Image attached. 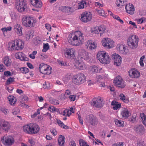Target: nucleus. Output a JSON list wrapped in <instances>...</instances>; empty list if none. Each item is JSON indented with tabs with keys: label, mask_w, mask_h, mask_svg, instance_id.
I'll return each instance as SVG.
<instances>
[{
	"label": "nucleus",
	"mask_w": 146,
	"mask_h": 146,
	"mask_svg": "<svg viewBox=\"0 0 146 146\" xmlns=\"http://www.w3.org/2000/svg\"><path fill=\"white\" fill-rule=\"evenodd\" d=\"M50 102L52 104L56 105H58L59 104V102L58 100L54 99H53L50 100Z\"/></svg>",
	"instance_id": "bf43d9fd"
},
{
	"label": "nucleus",
	"mask_w": 146,
	"mask_h": 146,
	"mask_svg": "<svg viewBox=\"0 0 146 146\" xmlns=\"http://www.w3.org/2000/svg\"><path fill=\"white\" fill-rule=\"evenodd\" d=\"M113 18L120 22L121 24L123 23V21L120 19V18L117 15H115V16H113Z\"/></svg>",
	"instance_id": "4d7b16f0"
},
{
	"label": "nucleus",
	"mask_w": 146,
	"mask_h": 146,
	"mask_svg": "<svg viewBox=\"0 0 146 146\" xmlns=\"http://www.w3.org/2000/svg\"><path fill=\"white\" fill-rule=\"evenodd\" d=\"M20 70L21 72L23 74H26L29 72V69L26 67H23L20 68Z\"/></svg>",
	"instance_id": "79ce46f5"
},
{
	"label": "nucleus",
	"mask_w": 146,
	"mask_h": 146,
	"mask_svg": "<svg viewBox=\"0 0 146 146\" xmlns=\"http://www.w3.org/2000/svg\"><path fill=\"white\" fill-rule=\"evenodd\" d=\"M112 56L114 65L118 66L121 64V58L120 56L117 54H115L112 55Z\"/></svg>",
	"instance_id": "a211bd4d"
},
{
	"label": "nucleus",
	"mask_w": 146,
	"mask_h": 146,
	"mask_svg": "<svg viewBox=\"0 0 146 146\" xmlns=\"http://www.w3.org/2000/svg\"><path fill=\"white\" fill-rule=\"evenodd\" d=\"M75 66L78 69L83 70L85 68V65L84 62L82 60H77L76 62Z\"/></svg>",
	"instance_id": "b1692460"
},
{
	"label": "nucleus",
	"mask_w": 146,
	"mask_h": 146,
	"mask_svg": "<svg viewBox=\"0 0 146 146\" xmlns=\"http://www.w3.org/2000/svg\"><path fill=\"white\" fill-rule=\"evenodd\" d=\"M71 113L69 112V110L68 109H66L63 112L62 114L65 116H69L71 115Z\"/></svg>",
	"instance_id": "c03bdc74"
},
{
	"label": "nucleus",
	"mask_w": 146,
	"mask_h": 146,
	"mask_svg": "<svg viewBox=\"0 0 146 146\" xmlns=\"http://www.w3.org/2000/svg\"><path fill=\"white\" fill-rule=\"evenodd\" d=\"M123 143L122 142H119L115 143L113 145V146H123Z\"/></svg>",
	"instance_id": "69168bd1"
},
{
	"label": "nucleus",
	"mask_w": 146,
	"mask_h": 146,
	"mask_svg": "<svg viewBox=\"0 0 146 146\" xmlns=\"http://www.w3.org/2000/svg\"><path fill=\"white\" fill-rule=\"evenodd\" d=\"M113 82L116 86L121 88H124L125 86L122 78L119 76H117L115 78Z\"/></svg>",
	"instance_id": "f8f14e48"
},
{
	"label": "nucleus",
	"mask_w": 146,
	"mask_h": 146,
	"mask_svg": "<svg viewBox=\"0 0 146 146\" xmlns=\"http://www.w3.org/2000/svg\"><path fill=\"white\" fill-rule=\"evenodd\" d=\"M50 132L53 135H56L57 134V132L54 128H50Z\"/></svg>",
	"instance_id": "6e6d98bb"
},
{
	"label": "nucleus",
	"mask_w": 146,
	"mask_h": 146,
	"mask_svg": "<svg viewBox=\"0 0 146 146\" xmlns=\"http://www.w3.org/2000/svg\"><path fill=\"white\" fill-rule=\"evenodd\" d=\"M117 48L119 52L122 54H125L128 52V50L126 48L125 46L123 44H118Z\"/></svg>",
	"instance_id": "412c9836"
},
{
	"label": "nucleus",
	"mask_w": 146,
	"mask_h": 146,
	"mask_svg": "<svg viewBox=\"0 0 146 146\" xmlns=\"http://www.w3.org/2000/svg\"><path fill=\"white\" fill-rule=\"evenodd\" d=\"M58 63L60 66H68V64H67L66 62L63 61L59 60L58 62Z\"/></svg>",
	"instance_id": "3c124183"
},
{
	"label": "nucleus",
	"mask_w": 146,
	"mask_h": 146,
	"mask_svg": "<svg viewBox=\"0 0 146 146\" xmlns=\"http://www.w3.org/2000/svg\"><path fill=\"white\" fill-rule=\"evenodd\" d=\"M85 75L82 73H78L74 76L72 79L73 83L76 85H80L86 81Z\"/></svg>",
	"instance_id": "423d86ee"
},
{
	"label": "nucleus",
	"mask_w": 146,
	"mask_h": 146,
	"mask_svg": "<svg viewBox=\"0 0 146 146\" xmlns=\"http://www.w3.org/2000/svg\"><path fill=\"white\" fill-rule=\"evenodd\" d=\"M49 47L48 43L44 44L43 45V48L42 51L44 52H46L49 48Z\"/></svg>",
	"instance_id": "a18cd8bd"
},
{
	"label": "nucleus",
	"mask_w": 146,
	"mask_h": 146,
	"mask_svg": "<svg viewBox=\"0 0 146 146\" xmlns=\"http://www.w3.org/2000/svg\"><path fill=\"white\" fill-rule=\"evenodd\" d=\"M145 57L144 55H143L141 57L140 60H139V63L140 64V65L141 66H144V64L143 63V61L145 60Z\"/></svg>",
	"instance_id": "de8ad7c7"
},
{
	"label": "nucleus",
	"mask_w": 146,
	"mask_h": 146,
	"mask_svg": "<svg viewBox=\"0 0 146 146\" xmlns=\"http://www.w3.org/2000/svg\"><path fill=\"white\" fill-rule=\"evenodd\" d=\"M139 41L138 37L135 35H133L129 36L127 39V44L130 48L135 49L138 47Z\"/></svg>",
	"instance_id": "7ed1b4c3"
},
{
	"label": "nucleus",
	"mask_w": 146,
	"mask_h": 146,
	"mask_svg": "<svg viewBox=\"0 0 146 146\" xmlns=\"http://www.w3.org/2000/svg\"><path fill=\"white\" fill-rule=\"evenodd\" d=\"M14 29L15 31L19 36L22 35V27L19 24H16L14 26Z\"/></svg>",
	"instance_id": "c756f323"
},
{
	"label": "nucleus",
	"mask_w": 146,
	"mask_h": 146,
	"mask_svg": "<svg viewBox=\"0 0 146 146\" xmlns=\"http://www.w3.org/2000/svg\"><path fill=\"white\" fill-rule=\"evenodd\" d=\"M98 29L100 32V36L103 33H106L107 31L106 27V26L104 25H102L98 27Z\"/></svg>",
	"instance_id": "7c9ffc66"
},
{
	"label": "nucleus",
	"mask_w": 146,
	"mask_h": 146,
	"mask_svg": "<svg viewBox=\"0 0 146 146\" xmlns=\"http://www.w3.org/2000/svg\"><path fill=\"white\" fill-rule=\"evenodd\" d=\"M84 4H86L85 1H82L80 2L79 4L78 8L79 9H82L84 7Z\"/></svg>",
	"instance_id": "864d4df0"
},
{
	"label": "nucleus",
	"mask_w": 146,
	"mask_h": 146,
	"mask_svg": "<svg viewBox=\"0 0 146 146\" xmlns=\"http://www.w3.org/2000/svg\"><path fill=\"white\" fill-rule=\"evenodd\" d=\"M30 2L35 7L40 8L42 7V3L40 0H30Z\"/></svg>",
	"instance_id": "cd10ccee"
},
{
	"label": "nucleus",
	"mask_w": 146,
	"mask_h": 146,
	"mask_svg": "<svg viewBox=\"0 0 146 146\" xmlns=\"http://www.w3.org/2000/svg\"><path fill=\"white\" fill-rule=\"evenodd\" d=\"M136 116L137 115H132L131 118L129 119V121L133 123L135 122L136 121Z\"/></svg>",
	"instance_id": "603ef678"
},
{
	"label": "nucleus",
	"mask_w": 146,
	"mask_h": 146,
	"mask_svg": "<svg viewBox=\"0 0 146 146\" xmlns=\"http://www.w3.org/2000/svg\"><path fill=\"white\" fill-rule=\"evenodd\" d=\"M39 71L44 74H50L51 73L52 68L48 65L43 63L40 64L39 67Z\"/></svg>",
	"instance_id": "6e6552de"
},
{
	"label": "nucleus",
	"mask_w": 146,
	"mask_h": 146,
	"mask_svg": "<svg viewBox=\"0 0 146 146\" xmlns=\"http://www.w3.org/2000/svg\"><path fill=\"white\" fill-rule=\"evenodd\" d=\"M78 54L81 58L86 60H88L90 58L88 53L84 50H79Z\"/></svg>",
	"instance_id": "6ab92c4d"
},
{
	"label": "nucleus",
	"mask_w": 146,
	"mask_h": 146,
	"mask_svg": "<svg viewBox=\"0 0 146 146\" xmlns=\"http://www.w3.org/2000/svg\"><path fill=\"white\" fill-rule=\"evenodd\" d=\"M125 9L126 12L130 15H133L135 9L133 5L130 3L126 5Z\"/></svg>",
	"instance_id": "aec40b11"
},
{
	"label": "nucleus",
	"mask_w": 146,
	"mask_h": 146,
	"mask_svg": "<svg viewBox=\"0 0 146 146\" xmlns=\"http://www.w3.org/2000/svg\"><path fill=\"white\" fill-rule=\"evenodd\" d=\"M83 34L79 31H76L74 33L69 35L68 40L69 43L74 46L81 45L84 42Z\"/></svg>",
	"instance_id": "f257e3e1"
},
{
	"label": "nucleus",
	"mask_w": 146,
	"mask_h": 146,
	"mask_svg": "<svg viewBox=\"0 0 146 146\" xmlns=\"http://www.w3.org/2000/svg\"><path fill=\"white\" fill-rule=\"evenodd\" d=\"M86 46L88 49L91 50L95 49L96 47V44L91 40H89L87 42Z\"/></svg>",
	"instance_id": "5701e85b"
},
{
	"label": "nucleus",
	"mask_w": 146,
	"mask_h": 146,
	"mask_svg": "<svg viewBox=\"0 0 146 146\" xmlns=\"http://www.w3.org/2000/svg\"><path fill=\"white\" fill-rule=\"evenodd\" d=\"M14 78L10 77L6 81V84L7 85H9L12 83L14 81Z\"/></svg>",
	"instance_id": "8fccbe9b"
},
{
	"label": "nucleus",
	"mask_w": 146,
	"mask_h": 146,
	"mask_svg": "<svg viewBox=\"0 0 146 146\" xmlns=\"http://www.w3.org/2000/svg\"><path fill=\"white\" fill-rule=\"evenodd\" d=\"M86 121L93 126H95L98 124V120L96 116L91 114L87 115L86 117Z\"/></svg>",
	"instance_id": "9d476101"
},
{
	"label": "nucleus",
	"mask_w": 146,
	"mask_h": 146,
	"mask_svg": "<svg viewBox=\"0 0 146 146\" xmlns=\"http://www.w3.org/2000/svg\"><path fill=\"white\" fill-rule=\"evenodd\" d=\"M17 50H21L24 47V43L23 41L20 40H17Z\"/></svg>",
	"instance_id": "2f4dec72"
},
{
	"label": "nucleus",
	"mask_w": 146,
	"mask_h": 146,
	"mask_svg": "<svg viewBox=\"0 0 146 146\" xmlns=\"http://www.w3.org/2000/svg\"><path fill=\"white\" fill-rule=\"evenodd\" d=\"M33 36L32 33L31 31H28L27 32L26 37L27 40H28L30 38H32Z\"/></svg>",
	"instance_id": "37998d69"
},
{
	"label": "nucleus",
	"mask_w": 146,
	"mask_h": 146,
	"mask_svg": "<svg viewBox=\"0 0 146 146\" xmlns=\"http://www.w3.org/2000/svg\"><path fill=\"white\" fill-rule=\"evenodd\" d=\"M37 52L36 51H34L32 53L29 55V57L30 58L34 59L35 58V55L37 54Z\"/></svg>",
	"instance_id": "5fc2aeb1"
},
{
	"label": "nucleus",
	"mask_w": 146,
	"mask_h": 146,
	"mask_svg": "<svg viewBox=\"0 0 146 146\" xmlns=\"http://www.w3.org/2000/svg\"><path fill=\"white\" fill-rule=\"evenodd\" d=\"M20 100H21V101L22 103H24L26 102L28 100V97L25 95L21 96L20 97Z\"/></svg>",
	"instance_id": "a19ab883"
},
{
	"label": "nucleus",
	"mask_w": 146,
	"mask_h": 146,
	"mask_svg": "<svg viewBox=\"0 0 146 146\" xmlns=\"http://www.w3.org/2000/svg\"><path fill=\"white\" fill-rule=\"evenodd\" d=\"M24 131L26 133L33 134L38 133L40 130V127L36 124L30 123L23 127Z\"/></svg>",
	"instance_id": "f03ea898"
},
{
	"label": "nucleus",
	"mask_w": 146,
	"mask_h": 146,
	"mask_svg": "<svg viewBox=\"0 0 146 146\" xmlns=\"http://www.w3.org/2000/svg\"><path fill=\"white\" fill-rule=\"evenodd\" d=\"M8 100L9 101V103L11 105H13L16 102V98L13 96H9L8 97Z\"/></svg>",
	"instance_id": "f704fd0d"
},
{
	"label": "nucleus",
	"mask_w": 146,
	"mask_h": 146,
	"mask_svg": "<svg viewBox=\"0 0 146 146\" xmlns=\"http://www.w3.org/2000/svg\"><path fill=\"white\" fill-rule=\"evenodd\" d=\"M140 116L142 119V122L143 124L146 126V116L145 115L144 113H141Z\"/></svg>",
	"instance_id": "4c0bfd02"
},
{
	"label": "nucleus",
	"mask_w": 146,
	"mask_h": 146,
	"mask_svg": "<svg viewBox=\"0 0 146 146\" xmlns=\"http://www.w3.org/2000/svg\"><path fill=\"white\" fill-rule=\"evenodd\" d=\"M4 75L6 76H11V73L8 71L5 72L4 73Z\"/></svg>",
	"instance_id": "e2e57ef3"
},
{
	"label": "nucleus",
	"mask_w": 146,
	"mask_h": 146,
	"mask_svg": "<svg viewBox=\"0 0 146 146\" xmlns=\"http://www.w3.org/2000/svg\"><path fill=\"white\" fill-rule=\"evenodd\" d=\"M11 127V125L9 122L0 119V128L1 129L5 131H8Z\"/></svg>",
	"instance_id": "9b49d317"
},
{
	"label": "nucleus",
	"mask_w": 146,
	"mask_h": 146,
	"mask_svg": "<svg viewBox=\"0 0 146 146\" xmlns=\"http://www.w3.org/2000/svg\"><path fill=\"white\" fill-rule=\"evenodd\" d=\"M17 40H16L14 41H12L11 42L9 43L8 44V49L9 50H17Z\"/></svg>",
	"instance_id": "bb28decb"
},
{
	"label": "nucleus",
	"mask_w": 146,
	"mask_h": 146,
	"mask_svg": "<svg viewBox=\"0 0 146 146\" xmlns=\"http://www.w3.org/2000/svg\"><path fill=\"white\" fill-rule=\"evenodd\" d=\"M133 129L135 132L140 135H143L145 133L144 127L142 125H136Z\"/></svg>",
	"instance_id": "f3484780"
},
{
	"label": "nucleus",
	"mask_w": 146,
	"mask_h": 146,
	"mask_svg": "<svg viewBox=\"0 0 146 146\" xmlns=\"http://www.w3.org/2000/svg\"><path fill=\"white\" fill-rule=\"evenodd\" d=\"M116 4L118 7H121L123 6L126 5V2L124 0H117Z\"/></svg>",
	"instance_id": "c9c22d12"
},
{
	"label": "nucleus",
	"mask_w": 146,
	"mask_h": 146,
	"mask_svg": "<svg viewBox=\"0 0 146 146\" xmlns=\"http://www.w3.org/2000/svg\"><path fill=\"white\" fill-rule=\"evenodd\" d=\"M102 45L107 48H111L114 45V42L109 38L102 40Z\"/></svg>",
	"instance_id": "4468645a"
},
{
	"label": "nucleus",
	"mask_w": 146,
	"mask_h": 146,
	"mask_svg": "<svg viewBox=\"0 0 146 146\" xmlns=\"http://www.w3.org/2000/svg\"><path fill=\"white\" fill-rule=\"evenodd\" d=\"M71 8L68 7L61 6L59 7L58 10L63 13H69L70 12Z\"/></svg>",
	"instance_id": "c85d7f7f"
},
{
	"label": "nucleus",
	"mask_w": 146,
	"mask_h": 146,
	"mask_svg": "<svg viewBox=\"0 0 146 146\" xmlns=\"http://www.w3.org/2000/svg\"><path fill=\"white\" fill-rule=\"evenodd\" d=\"M2 142L5 145L11 146L14 142L13 138L11 136H5L1 139Z\"/></svg>",
	"instance_id": "ddd939ff"
},
{
	"label": "nucleus",
	"mask_w": 146,
	"mask_h": 146,
	"mask_svg": "<svg viewBox=\"0 0 146 146\" xmlns=\"http://www.w3.org/2000/svg\"><path fill=\"white\" fill-rule=\"evenodd\" d=\"M3 61L4 64L7 66H9L11 65V60L8 56H6L4 58Z\"/></svg>",
	"instance_id": "72a5a7b5"
},
{
	"label": "nucleus",
	"mask_w": 146,
	"mask_h": 146,
	"mask_svg": "<svg viewBox=\"0 0 146 146\" xmlns=\"http://www.w3.org/2000/svg\"><path fill=\"white\" fill-rule=\"evenodd\" d=\"M97 57L102 64H107L110 62V58L108 54L104 51H100L98 52L97 55Z\"/></svg>",
	"instance_id": "20e7f679"
},
{
	"label": "nucleus",
	"mask_w": 146,
	"mask_h": 146,
	"mask_svg": "<svg viewBox=\"0 0 146 146\" xmlns=\"http://www.w3.org/2000/svg\"><path fill=\"white\" fill-rule=\"evenodd\" d=\"M80 18L81 21L84 23H86L90 21L92 19V15L90 13L85 12L82 13L81 15Z\"/></svg>",
	"instance_id": "2eb2a0df"
},
{
	"label": "nucleus",
	"mask_w": 146,
	"mask_h": 146,
	"mask_svg": "<svg viewBox=\"0 0 146 146\" xmlns=\"http://www.w3.org/2000/svg\"><path fill=\"white\" fill-rule=\"evenodd\" d=\"M90 69L91 71L95 73L98 72V68L97 66L95 65L91 66Z\"/></svg>",
	"instance_id": "58836bf2"
},
{
	"label": "nucleus",
	"mask_w": 146,
	"mask_h": 146,
	"mask_svg": "<svg viewBox=\"0 0 146 146\" xmlns=\"http://www.w3.org/2000/svg\"><path fill=\"white\" fill-rule=\"evenodd\" d=\"M70 94L71 93L70 91L68 90H66L64 95L65 96L68 97V98L69 96V95H70Z\"/></svg>",
	"instance_id": "338daca9"
},
{
	"label": "nucleus",
	"mask_w": 146,
	"mask_h": 146,
	"mask_svg": "<svg viewBox=\"0 0 146 146\" xmlns=\"http://www.w3.org/2000/svg\"><path fill=\"white\" fill-rule=\"evenodd\" d=\"M15 6L19 12H25L27 11V4L25 0H19L15 3Z\"/></svg>",
	"instance_id": "0eeeda50"
},
{
	"label": "nucleus",
	"mask_w": 146,
	"mask_h": 146,
	"mask_svg": "<svg viewBox=\"0 0 146 146\" xmlns=\"http://www.w3.org/2000/svg\"><path fill=\"white\" fill-rule=\"evenodd\" d=\"M130 113L127 108H124L121 109V115L122 117L126 118L130 116Z\"/></svg>",
	"instance_id": "a878e982"
},
{
	"label": "nucleus",
	"mask_w": 146,
	"mask_h": 146,
	"mask_svg": "<svg viewBox=\"0 0 146 146\" xmlns=\"http://www.w3.org/2000/svg\"><path fill=\"white\" fill-rule=\"evenodd\" d=\"M10 14L12 19L14 20L16 18V14L14 12L11 11Z\"/></svg>",
	"instance_id": "052dcab7"
},
{
	"label": "nucleus",
	"mask_w": 146,
	"mask_h": 146,
	"mask_svg": "<svg viewBox=\"0 0 146 146\" xmlns=\"http://www.w3.org/2000/svg\"><path fill=\"white\" fill-rule=\"evenodd\" d=\"M75 50L72 48H69L66 49L65 56L68 58L74 59L75 57Z\"/></svg>",
	"instance_id": "dca6fc26"
},
{
	"label": "nucleus",
	"mask_w": 146,
	"mask_h": 146,
	"mask_svg": "<svg viewBox=\"0 0 146 146\" xmlns=\"http://www.w3.org/2000/svg\"><path fill=\"white\" fill-rule=\"evenodd\" d=\"M64 143V137L62 135H60L58 139V143L60 146H63Z\"/></svg>",
	"instance_id": "e433bc0d"
},
{
	"label": "nucleus",
	"mask_w": 146,
	"mask_h": 146,
	"mask_svg": "<svg viewBox=\"0 0 146 146\" xmlns=\"http://www.w3.org/2000/svg\"><path fill=\"white\" fill-rule=\"evenodd\" d=\"M1 111L5 115L7 114L9 112L8 110L5 108H2Z\"/></svg>",
	"instance_id": "680f3d73"
},
{
	"label": "nucleus",
	"mask_w": 146,
	"mask_h": 146,
	"mask_svg": "<svg viewBox=\"0 0 146 146\" xmlns=\"http://www.w3.org/2000/svg\"><path fill=\"white\" fill-rule=\"evenodd\" d=\"M15 56L17 58L21 60L28 61L29 60V58L26 57L25 54L21 52L16 53Z\"/></svg>",
	"instance_id": "393cba45"
},
{
	"label": "nucleus",
	"mask_w": 146,
	"mask_h": 146,
	"mask_svg": "<svg viewBox=\"0 0 146 146\" xmlns=\"http://www.w3.org/2000/svg\"><path fill=\"white\" fill-rule=\"evenodd\" d=\"M43 88L50 89L51 88V86L50 83L48 82H45L43 84Z\"/></svg>",
	"instance_id": "49530a36"
},
{
	"label": "nucleus",
	"mask_w": 146,
	"mask_h": 146,
	"mask_svg": "<svg viewBox=\"0 0 146 146\" xmlns=\"http://www.w3.org/2000/svg\"><path fill=\"white\" fill-rule=\"evenodd\" d=\"M104 104L103 99L99 97L97 98L92 99L91 102V105L95 107L99 108L102 107Z\"/></svg>",
	"instance_id": "1a4fd4ad"
},
{
	"label": "nucleus",
	"mask_w": 146,
	"mask_h": 146,
	"mask_svg": "<svg viewBox=\"0 0 146 146\" xmlns=\"http://www.w3.org/2000/svg\"><path fill=\"white\" fill-rule=\"evenodd\" d=\"M129 75L132 78H138L140 76V73L134 69H131L129 71Z\"/></svg>",
	"instance_id": "4be33fe9"
},
{
	"label": "nucleus",
	"mask_w": 146,
	"mask_h": 146,
	"mask_svg": "<svg viewBox=\"0 0 146 146\" xmlns=\"http://www.w3.org/2000/svg\"><path fill=\"white\" fill-rule=\"evenodd\" d=\"M68 98L71 101H74L75 100L76 96L74 95H71Z\"/></svg>",
	"instance_id": "774afa93"
},
{
	"label": "nucleus",
	"mask_w": 146,
	"mask_h": 146,
	"mask_svg": "<svg viewBox=\"0 0 146 146\" xmlns=\"http://www.w3.org/2000/svg\"><path fill=\"white\" fill-rule=\"evenodd\" d=\"M36 22V20L32 17L27 16L22 19L23 24L27 27L31 28L34 27Z\"/></svg>",
	"instance_id": "39448f33"
},
{
	"label": "nucleus",
	"mask_w": 146,
	"mask_h": 146,
	"mask_svg": "<svg viewBox=\"0 0 146 146\" xmlns=\"http://www.w3.org/2000/svg\"><path fill=\"white\" fill-rule=\"evenodd\" d=\"M12 112L13 115H16L19 113L20 110L18 108H16L12 110Z\"/></svg>",
	"instance_id": "09e8293b"
},
{
	"label": "nucleus",
	"mask_w": 146,
	"mask_h": 146,
	"mask_svg": "<svg viewBox=\"0 0 146 146\" xmlns=\"http://www.w3.org/2000/svg\"><path fill=\"white\" fill-rule=\"evenodd\" d=\"M115 122L116 125L118 126H123L124 122L120 120L115 119Z\"/></svg>",
	"instance_id": "ea45409f"
},
{
	"label": "nucleus",
	"mask_w": 146,
	"mask_h": 146,
	"mask_svg": "<svg viewBox=\"0 0 146 146\" xmlns=\"http://www.w3.org/2000/svg\"><path fill=\"white\" fill-rule=\"evenodd\" d=\"M79 144L80 146H89L87 145L86 142L82 140H80L79 141Z\"/></svg>",
	"instance_id": "13d9d810"
},
{
	"label": "nucleus",
	"mask_w": 146,
	"mask_h": 146,
	"mask_svg": "<svg viewBox=\"0 0 146 146\" xmlns=\"http://www.w3.org/2000/svg\"><path fill=\"white\" fill-rule=\"evenodd\" d=\"M111 105L113 106V109L115 110L118 109L121 106L120 103L114 101L112 102Z\"/></svg>",
	"instance_id": "473e14b6"
},
{
	"label": "nucleus",
	"mask_w": 146,
	"mask_h": 146,
	"mask_svg": "<svg viewBox=\"0 0 146 146\" xmlns=\"http://www.w3.org/2000/svg\"><path fill=\"white\" fill-rule=\"evenodd\" d=\"M28 142L31 144V145H33L35 144L34 141L31 138H29V139Z\"/></svg>",
	"instance_id": "0e129e2a"
}]
</instances>
